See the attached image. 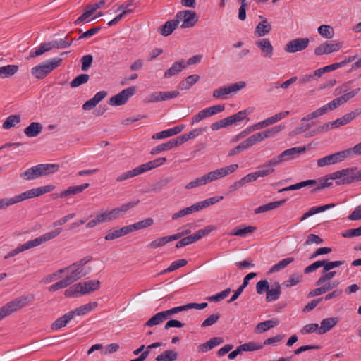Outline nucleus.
<instances>
[{"label":"nucleus","mask_w":361,"mask_h":361,"mask_svg":"<svg viewBox=\"0 0 361 361\" xmlns=\"http://www.w3.org/2000/svg\"><path fill=\"white\" fill-rule=\"evenodd\" d=\"M231 293V288H227L224 290L214 295L208 297L207 299L210 302H219L221 300L226 298Z\"/></svg>","instance_id":"61"},{"label":"nucleus","mask_w":361,"mask_h":361,"mask_svg":"<svg viewBox=\"0 0 361 361\" xmlns=\"http://www.w3.org/2000/svg\"><path fill=\"white\" fill-rule=\"evenodd\" d=\"M99 218L102 219L103 222H106L119 218V216L118 214V211L116 208H114L109 212H104L99 214Z\"/></svg>","instance_id":"57"},{"label":"nucleus","mask_w":361,"mask_h":361,"mask_svg":"<svg viewBox=\"0 0 361 361\" xmlns=\"http://www.w3.org/2000/svg\"><path fill=\"white\" fill-rule=\"evenodd\" d=\"M294 261L293 257H287L281 261H279L277 264L272 266L268 271V274H272L274 272H277L284 268H286L288 264L292 263Z\"/></svg>","instance_id":"43"},{"label":"nucleus","mask_w":361,"mask_h":361,"mask_svg":"<svg viewBox=\"0 0 361 361\" xmlns=\"http://www.w3.org/2000/svg\"><path fill=\"white\" fill-rule=\"evenodd\" d=\"M286 200H281L279 201L271 202L266 204L258 207L255 209V214H260L267 211L276 209L285 204Z\"/></svg>","instance_id":"31"},{"label":"nucleus","mask_w":361,"mask_h":361,"mask_svg":"<svg viewBox=\"0 0 361 361\" xmlns=\"http://www.w3.org/2000/svg\"><path fill=\"white\" fill-rule=\"evenodd\" d=\"M303 276L300 274H293L290 276L289 279L283 281L281 285L284 288H290L296 286L302 281Z\"/></svg>","instance_id":"41"},{"label":"nucleus","mask_w":361,"mask_h":361,"mask_svg":"<svg viewBox=\"0 0 361 361\" xmlns=\"http://www.w3.org/2000/svg\"><path fill=\"white\" fill-rule=\"evenodd\" d=\"M328 111L329 110L325 104L323 106L317 109L314 111L312 112L311 114H307V116H304L302 118V121H309L316 117H318L319 116H322V115L326 114Z\"/></svg>","instance_id":"52"},{"label":"nucleus","mask_w":361,"mask_h":361,"mask_svg":"<svg viewBox=\"0 0 361 361\" xmlns=\"http://www.w3.org/2000/svg\"><path fill=\"white\" fill-rule=\"evenodd\" d=\"M98 304L97 302H89L87 304L82 305L75 310L69 311V314H71V317L73 319L75 315L78 316H83L92 311L93 309L97 307Z\"/></svg>","instance_id":"20"},{"label":"nucleus","mask_w":361,"mask_h":361,"mask_svg":"<svg viewBox=\"0 0 361 361\" xmlns=\"http://www.w3.org/2000/svg\"><path fill=\"white\" fill-rule=\"evenodd\" d=\"M38 165L42 176L54 173L59 170V165L56 164H40Z\"/></svg>","instance_id":"35"},{"label":"nucleus","mask_w":361,"mask_h":361,"mask_svg":"<svg viewBox=\"0 0 361 361\" xmlns=\"http://www.w3.org/2000/svg\"><path fill=\"white\" fill-rule=\"evenodd\" d=\"M140 200L129 202L126 204L121 205L120 207H116V210L118 211V214L120 216H123L125 213H126L129 209L133 208L139 203Z\"/></svg>","instance_id":"60"},{"label":"nucleus","mask_w":361,"mask_h":361,"mask_svg":"<svg viewBox=\"0 0 361 361\" xmlns=\"http://www.w3.org/2000/svg\"><path fill=\"white\" fill-rule=\"evenodd\" d=\"M322 262L323 263L322 273H326L336 267L343 265L345 263V261H340V260L329 262L328 260L324 259V260H322Z\"/></svg>","instance_id":"54"},{"label":"nucleus","mask_w":361,"mask_h":361,"mask_svg":"<svg viewBox=\"0 0 361 361\" xmlns=\"http://www.w3.org/2000/svg\"><path fill=\"white\" fill-rule=\"evenodd\" d=\"M214 230V226H207L203 229L198 230L195 234L181 238L176 244V248H180L198 241Z\"/></svg>","instance_id":"5"},{"label":"nucleus","mask_w":361,"mask_h":361,"mask_svg":"<svg viewBox=\"0 0 361 361\" xmlns=\"http://www.w3.org/2000/svg\"><path fill=\"white\" fill-rule=\"evenodd\" d=\"M143 173H144V171L142 167V165H140L139 166H137L132 170L128 171L121 174L120 176H118L116 178V181L122 182L127 179H129V178H133L135 176H137L138 175H140Z\"/></svg>","instance_id":"29"},{"label":"nucleus","mask_w":361,"mask_h":361,"mask_svg":"<svg viewBox=\"0 0 361 361\" xmlns=\"http://www.w3.org/2000/svg\"><path fill=\"white\" fill-rule=\"evenodd\" d=\"M73 40H74V39H68V35H66L64 39L53 40V41H51L53 49H54V48H57V49L68 48L72 44Z\"/></svg>","instance_id":"45"},{"label":"nucleus","mask_w":361,"mask_h":361,"mask_svg":"<svg viewBox=\"0 0 361 361\" xmlns=\"http://www.w3.org/2000/svg\"><path fill=\"white\" fill-rule=\"evenodd\" d=\"M197 208L196 207V204H192V206L190 207H188L186 208H184L183 209H181L180 211H178V212L173 214L172 215V219L173 220H176L178 219V218H180V217H183V216H185L186 215H188V214H190L195 212H197Z\"/></svg>","instance_id":"47"},{"label":"nucleus","mask_w":361,"mask_h":361,"mask_svg":"<svg viewBox=\"0 0 361 361\" xmlns=\"http://www.w3.org/2000/svg\"><path fill=\"white\" fill-rule=\"evenodd\" d=\"M317 30L319 34L326 39H331L334 35V28L330 25H322Z\"/></svg>","instance_id":"48"},{"label":"nucleus","mask_w":361,"mask_h":361,"mask_svg":"<svg viewBox=\"0 0 361 361\" xmlns=\"http://www.w3.org/2000/svg\"><path fill=\"white\" fill-rule=\"evenodd\" d=\"M70 270L71 271L70 275L66 277L67 279H68V281L71 284L86 276L88 273L83 269H79L78 267H71Z\"/></svg>","instance_id":"33"},{"label":"nucleus","mask_w":361,"mask_h":361,"mask_svg":"<svg viewBox=\"0 0 361 361\" xmlns=\"http://www.w3.org/2000/svg\"><path fill=\"white\" fill-rule=\"evenodd\" d=\"M89 186V183H84L76 186H71L68 187L66 190L61 192L59 193V196H61V198H65L69 197L70 195H76L82 192L85 189L87 188Z\"/></svg>","instance_id":"25"},{"label":"nucleus","mask_w":361,"mask_h":361,"mask_svg":"<svg viewBox=\"0 0 361 361\" xmlns=\"http://www.w3.org/2000/svg\"><path fill=\"white\" fill-rule=\"evenodd\" d=\"M178 24V20L176 18L173 20H168L159 27V32L162 36L167 37L177 28Z\"/></svg>","instance_id":"21"},{"label":"nucleus","mask_w":361,"mask_h":361,"mask_svg":"<svg viewBox=\"0 0 361 361\" xmlns=\"http://www.w3.org/2000/svg\"><path fill=\"white\" fill-rule=\"evenodd\" d=\"M40 169L39 165L34 166L27 169L23 173H20V177L27 180H31L41 177Z\"/></svg>","instance_id":"26"},{"label":"nucleus","mask_w":361,"mask_h":361,"mask_svg":"<svg viewBox=\"0 0 361 361\" xmlns=\"http://www.w3.org/2000/svg\"><path fill=\"white\" fill-rule=\"evenodd\" d=\"M176 18L178 20V23L183 21L180 26L183 29L192 27L198 21L196 13L190 10H183L178 12Z\"/></svg>","instance_id":"8"},{"label":"nucleus","mask_w":361,"mask_h":361,"mask_svg":"<svg viewBox=\"0 0 361 361\" xmlns=\"http://www.w3.org/2000/svg\"><path fill=\"white\" fill-rule=\"evenodd\" d=\"M164 320H166L165 317L161 312H159L152 317L146 323L145 326H152L155 325H158L161 324Z\"/></svg>","instance_id":"51"},{"label":"nucleus","mask_w":361,"mask_h":361,"mask_svg":"<svg viewBox=\"0 0 361 361\" xmlns=\"http://www.w3.org/2000/svg\"><path fill=\"white\" fill-rule=\"evenodd\" d=\"M256 229L257 228L252 226H245V228L236 227L231 231L230 235L245 237L246 235L253 233Z\"/></svg>","instance_id":"40"},{"label":"nucleus","mask_w":361,"mask_h":361,"mask_svg":"<svg viewBox=\"0 0 361 361\" xmlns=\"http://www.w3.org/2000/svg\"><path fill=\"white\" fill-rule=\"evenodd\" d=\"M277 319H269L259 323L256 326V330L259 333H263L267 330L276 326L279 324Z\"/></svg>","instance_id":"39"},{"label":"nucleus","mask_w":361,"mask_h":361,"mask_svg":"<svg viewBox=\"0 0 361 361\" xmlns=\"http://www.w3.org/2000/svg\"><path fill=\"white\" fill-rule=\"evenodd\" d=\"M338 322V317H329L322 320L318 334H324L333 329Z\"/></svg>","instance_id":"24"},{"label":"nucleus","mask_w":361,"mask_h":361,"mask_svg":"<svg viewBox=\"0 0 361 361\" xmlns=\"http://www.w3.org/2000/svg\"><path fill=\"white\" fill-rule=\"evenodd\" d=\"M63 231L62 228H57L54 231L46 233L33 240H29L32 247H37L43 243L50 240L58 236Z\"/></svg>","instance_id":"13"},{"label":"nucleus","mask_w":361,"mask_h":361,"mask_svg":"<svg viewBox=\"0 0 361 361\" xmlns=\"http://www.w3.org/2000/svg\"><path fill=\"white\" fill-rule=\"evenodd\" d=\"M186 68L185 62L183 59L175 62L172 66L164 72V78H168L176 75Z\"/></svg>","instance_id":"23"},{"label":"nucleus","mask_w":361,"mask_h":361,"mask_svg":"<svg viewBox=\"0 0 361 361\" xmlns=\"http://www.w3.org/2000/svg\"><path fill=\"white\" fill-rule=\"evenodd\" d=\"M200 80L198 75H190L185 80L180 81L178 85V88L181 90H189L194 84Z\"/></svg>","instance_id":"32"},{"label":"nucleus","mask_w":361,"mask_h":361,"mask_svg":"<svg viewBox=\"0 0 361 361\" xmlns=\"http://www.w3.org/2000/svg\"><path fill=\"white\" fill-rule=\"evenodd\" d=\"M62 61V59L59 57L48 59L45 62L32 68L31 74L37 79H43L52 71L60 66Z\"/></svg>","instance_id":"3"},{"label":"nucleus","mask_w":361,"mask_h":361,"mask_svg":"<svg viewBox=\"0 0 361 361\" xmlns=\"http://www.w3.org/2000/svg\"><path fill=\"white\" fill-rule=\"evenodd\" d=\"M361 114V109L357 108L343 116L342 117L337 118L333 121V124H335L336 128L340 126H345L353 121L357 116Z\"/></svg>","instance_id":"15"},{"label":"nucleus","mask_w":361,"mask_h":361,"mask_svg":"<svg viewBox=\"0 0 361 361\" xmlns=\"http://www.w3.org/2000/svg\"><path fill=\"white\" fill-rule=\"evenodd\" d=\"M257 142L253 137V135H251L248 138H247L245 140L242 142L240 144H239L235 147L231 149L228 152L229 157H233L235 154L248 149L249 147L256 145Z\"/></svg>","instance_id":"17"},{"label":"nucleus","mask_w":361,"mask_h":361,"mask_svg":"<svg viewBox=\"0 0 361 361\" xmlns=\"http://www.w3.org/2000/svg\"><path fill=\"white\" fill-rule=\"evenodd\" d=\"M27 303V298H16L2 306L0 308V321L11 315L20 308L25 307Z\"/></svg>","instance_id":"4"},{"label":"nucleus","mask_w":361,"mask_h":361,"mask_svg":"<svg viewBox=\"0 0 361 361\" xmlns=\"http://www.w3.org/2000/svg\"><path fill=\"white\" fill-rule=\"evenodd\" d=\"M328 177L326 179H321L319 180L320 184H317V186L311 190V192L314 193L324 188L331 187L333 184L331 182H329L328 179L336 180L335 182L336 185H348L361 181V170L358 171L357 167L346 168L334 172L329 174Z\"/></svg>","instance_id":"1"},{"label":"nucleus","mask_w":361,"mask_h":361,"mask_svg":"<svg viewBox=\"0 0 361 361\" xmlns=\"http://www.w3.org/2000/svg\"><path fill=\"white\" fill-rule=\"evenodd\" d=\"M178 354L173 350H166L155 358L156 361H175L177 360Z\"/></svg>","instance_id":"37"},{"label":"nucleus","mask_w":361,"mask_h":361,"mask_svg":"<svg viewBox=\"0 0 361 361\" xmlns=\"http://www.w3.org/2000/svg\"><path fill=\"white\" fill-rule=\"evenodd\" d=\"M260 18H263V20L258 23L255 30V35L258 37H264L266 35L269 34L271 30V25L268 22V20L265 18H263L262 16H259Z\"/></svg>","instance_id":"19"},{"label":"nucleus","mask_w":361,"mask_h":361,"mask_svg":"<svg viewBox=\"0 0 361 361\" xmlns=\"http://www.w3.org/2000/svg\"><path fill=\"white\" fill-rule=\"evenodd\" d=\"M285 126L280 124L279 126H275L269 129H267V130L257 133L252 135L256 142L258 143L259 142L264 140L267 138L276 135L277 133L283 130Z\"/></svg>","instance_id":"12"},{"label":"nucleus","mask_w":361,"mask_h":361,"mask_svg":"<svg viewBox=\"0 0 361 361\" xmlns=\"http://www.w3.org/2000/svg\"><path fill=\"white\" fill-rule=\"evenodd\" d=\"M169 243L167 235L161 238H158L152 241L147 247L152 249H157L158 247H162Z\"/></svg>","instance_id":"62"},{"label":"nucleus","mask_w":361,"mask_h":361,"mask_svg":"<svg viewBox=\"0 0 361 361\" xmlns=\"http://www.w3.org/2000/svg\"><path fill=\"white\" fill-rule=\"evenodd\" d=\"M350 156V150H343L334 154L327 155L324 157L319 159L317 160V166L319 167H324L331 164L341 162L347 157Z\"/></svg>","instance_id":"7"},{"label":"nucleus","mask_w":361,"mask_h":361,"mask_svg":"<svg viewBox=\"0 0 361 361\" xmlns=\"http://www.w3.org/2000/svg\"><path fill=\"white\" fill-rule=\"evenodd\" d=\"M255 44L261 49L264 57L271 58L272 56L274 48L269 39H259L256 41Z\"/></svg>","instance_id":"18"},{"label":"nucleus","mask_w":361,"mask_h":361,"mask_svg":"<svg viewBox=\"0 0 361 361\" xmlns=\"http://www.w3.org/2000/svg\"><path fill=\"white\" fill-rule=\"evenodd\" d=\"M185 128V125L181 124L176 126L172 128H169L165 130H162L161 132L157 133L152 135V139L154 140H161L166 137H171L173 135H176L180 133Z\"/></svg>","instance_id":"16"},{"label":"nucleus","mask_w":361,"mask_h":361,"mask_svg":"<svg viewBox=\"0 0 361 361\" xmlns=\"http://www.w3.org/2000/svg\"><path fill=\"white\" fill-rule=\"evenodd\" d=\"M126 235V231L124 229V227H123L120 229L110 230L109 231V233L104 237V238L106 240H112L120 237L124 236Z\"/></svg>","instance_id":"56"},{"label":"nucleus","mask_w":361,"mask_h":361,"mask_svg":"<svg viewBox=\"0 0 361 361\" xmlns=\"http://www.w3.org/2000/svg\"><path fill=\"white\" fill-rule=\"evenodd\" d=\"M180 95V92L176 90L172 91H158L152 92L145 98V103L159 102L173 99Z\"/></svg>","instance_id":"9"},{"label":"nucleus","mask_w":361,"mask_h":361,"mask_svg":"<svg viewBox=\"0 0 361 361\" xmlns=\"http://www.w3.org/2000/svg\"><path fill=\"white\" fill-rule=\"evenodd\" d=\"M173 148L171 140L167 142L160 144L152 148L150 151L152 155H157L164 151H168Z\"/></svg>","instance_id":"55"},{"label":"nucleus","mask_w":361,"mask_h":361,"mask_svg":"<svg viewBox=\"0 0 361 361\" xmlns=\"http://www.w3.org/2000/svg\"><path fill=\"white\" fill-rule=\"evenodd\" d=\"M136 92V87H127L109 99V104L114 106H119L127 103L129 99Z\"/></svg>","instance_id":"6"},{"label":"nucleus","mask_w":361,"mask_h":361,"mask_svg":"<svg viewBox=\"0 0 361 361\" xmlns=\"http://www.w3.org/2000/svg\"><path fill=\"white\" fill-rule=\"evenodd\" d=\"M317 181L314 179H309L306 180H303L301 182H299L295 184L290 185L288 187L283 188L282 189H280L279 190V192H282L284 191H289V190H299L302 188L306 187V186H314L317 185Z\"/></svg>","instance_id":"27"},{"label":"nucleus","mask_w":361,"mask_h":361,"mask_svg":"<svg viewBox=\"0 0 361 361\" xmlns=\"http://www.w3.org/2000/svg\"><path fill=\"white\" fill-rule=\"evenodd\" d=\"M30 248H32L30 242L27 241L26 243L18 245L16 249L10 251L5 257L4 259H7L11 257H13L16 256V255L19 254L20 252L29 250Z\"/></svg>","instance_id":"49"},{"label":"nucleus","mask_w":361,"mask_h":361,"mask_svg":"<svg viewBox=\"0 0 361 361\" xmlns=\"http://www.w3.org/2000/svg\"><path fill=\"white\" fill-rule=\"evenodd\" d=\"M269 288V284L267 280H261L256 284V291L259 295H262L264 293H267Z\"/></svg>","instance_id":"64"},{"label":"nucleus","mask_w":361,"mask_h":361,"mask_svg":"<svg viewBox=\"0 0 361 361\" xmlns=\"http://www.w3.org/2000/svg\"><path fill=\"white\" fill-rule=\"evenodd\" d=\"M90 76L88 74H80L76 76L71 82L70 86L72 88L78 87L83 84H85L88 82Z\"/></svg>","instance_id":"50"},{"label":"nucleus","mask_w":361,"mask_h":361,"mask_svg":"<svg viewBox=\"0 0 361 361\" xmlns=\"http://www.w3.org/2000/svg\"><path fill=\"white\" fill-rule=\"evenodd\" d=\"M19 69L17 65H7L0 67V78H6L13 76Z\"/></svg>","instance_id":"36"},{"label":"nucleus","mask_w":361,"mask_h":361,"mask_svg":"<svg viewBox=\"0 0 361 361\" xmlns=\"http://www.w3.org/2000/svg\"><path fill=\"white\" fill-rule=\"evenodd\" d=\"M310 44L307 37L296 38L289 41L285 46V51L288 53H295L305 50Z\"/></svg>","instance_id":"11"},{"label":"nucleus","mask_w":361,"mask_h":361,"mask_svg":"<svg viewBox=\"0 0 361 361\" xmlns=\"http://www.w3.org/2000/svg\"><path fill=\"white\" fill-rule=\"evenodd\" d=\"M42 125L38 122H32L24 129V133L29 137H37L42 130Z\"/></svg>","instance_id":"28"},{"label":"nucleus","mask_w":361,"mask_h":361,"mask_svg":"<svg viewBox=\"0 0 361 361\" xmlns=\"http://www.w3.org/2000/svg\"><path fill=\"white\" fill-rule=\"evenodd\" d=\"M72 319L69 312L66 313L62 317H59L51 324V330H59L62 327L66 326L68 322Z\"/></svg>","instance_id":"34"},{"label":"nucleus","mask_w":361,"mask_h":361,"mask_svg":"<svg viewBox=\"0 0 361 361\" xmlns=\"http://www.w3.org/2000/svg\"><path fill=\"white\" fill-rule=\"evenodd\" d=\"M21 116L19 114L9 116L3 123V128L10 129L20 122Z\"/></svg>","instance_id":"44"},{"label":"nucleus","mask_w":361,"mask_h":361,"mask_svg":"<svg viewBox=\"0 0 361 361\" xmlns=\"http://www.w3.org/2000/svg\"><path fill=\"white\" fill-rule=\"evenodd\" d=\"M166 161V159L165 157H159L153 161H150L149 162L141 164L143 169L144 173L150 170H152L155 168H157L161 165H163Z\"/></svg>","instance_id":"38"},{"label":"nucleus","mask_w":361,"mask_h":361,"mask_svg":"<svg viewBox=\"0 0 361 361\" xmlns=\"http://www.w3.org/2000/svg\"><path fill=\"white\" fill-rule=\"evenodd\" d=\"M100 288V281L98 280H90L80 282L69 287L65 290L64 295L67 298L75 297L77 295H86L92 293Z\"/></svg>","instance_id":"2"},{"label":"nucleus","mask_w":361,"mask_h":361,"mask_svg":"<svg viewBox=\"0 0 361 361\" xmlns=\"http://www.w3.org/2000/svg\"><path fill=\"white\" fill-rule=\"evenodd\" d=\"M281 286L279 282H275L272 288H269L266 294V301L270 302L277 300L281 295Z\"/></svg>","instance_id":"22"},{"label":"nucleus","mask_w":361,"mask_h":361,"mask_svg":"<svg viewBox=\"0 0 361 361\" xmlns=\"http://www.w3.org/2000/svg\"><path fill=\"white\" fill-rule=\"evenodd\" d=\"M187 264H188V261L184 259L173 261L167 269H166L161 271V274H163L171 272L174 270H176L180 267L185 266Z\"/></svg>","instance_id":"53"},{"label":"nucleus","mask_w":361,"mask_h":361,"mask_svg":"<svg viewBox=\"0 0 361 361\" xmlns=\"http://www.w3.org/2000/svg\"><path fill=\"white\" fill-rule=\"evenodd\" d=\"M143 173H144V171L142 167V165H140L139 166H137L132 170L128 171L121 174L120 176H118L116 178V181L122 182L127 179H129V178H133L135 176H137L138 175H140Z\"/></svg>","instance_id":"30"},{"label":"nucleus","mask_w":361,"mask_h":361,"mask_svg":"<svg viewBox=\"0 0 361 361\" xmlns=\"http://www.w3.org/2000/svg\"><path fill=\"white\" fill-rule=\"evenodd\" d=\"M223 196H215L208 199H206L203 201L198 202L195 203L197 210L200 211L204 208H206L210 205L214 204L219 202L220 200H223Z\"/></svg>","instance_id":"42"},{"label":"nucleus","mask_w":361,"mask_h":361,"mask_svg":"<svg viewBox=\"0 0 361 361\" xmlns=\"http://www.w3.org/2000/svg\"><path fill=\"white\" fill-rule=\"evenodd\" d=\"M336 274V271H331V270L326 273H323V274L316 281L315 285L317 286H319L324 284V283L332 279L335 276Z\"/></svg>","instance_id":"58"},{"label":"nucleus","mask_w":361,"mask_h":361,"mask_svg":"<svg viewBox=\"0 0 361 361\" xmlns=\"http://www.w3.org/2000/svg\"><path fill=\"white\" fill-rule=\"evenodd\" d=\"M68 280V279H67L66 277H65L63 279H62V280L52 284L51 286H49V290L50 292H55L57 290L66 288L67 286L71 285L70 282Z\"/></svg>","instance_id":"63"},{"label":"nucleus","mask_w":361,"mask_h":361,"mask_svg":"<svg viewBox=\"0 0 361 361\" xmlns=\"http://www.w3.org/2000/svg\"><path fill=\"white\" fill-rule=\"evenodd\" d=\"M306 150L307 147L305 146L292 147L281 152L279 154V158L282 159L283 161H289L298 157Z\"/></svg>","instance_id":"14"},{"label":"nucleus","mask_w":361,"mask_h":361,"mask_svg":"<svg viewBox=\"0 0 361 361\" xmlns=\"http://www.w3.org/2000/svg\"><path fill=\"white\" fill-rule=\"evenodd\" d=\"M336 128L335 124H333V121L327 122L324 123L322 126H319L314 129L309 135L306 137L314 136L317 134L322 133L328 131L329 130Z\"/></svg>","instance_id":"46"},{"label":"nucleus","mask_w":361,"mask_h":361,"mask_svg":"<svg viewBox=\"0 0 361 361\" xmlns=\"http://www.w3.org/2000/svg\"><path fill=\"white\" fill-rule=\"evenodd\" d=\"M171 182V178H164L159 180L157 181L152 188V191L153 192H159L163 188H166L168 184Z\"/></svg>","instance_id":"59"},{"label":"nucleus","mask_w":361,"mask_h":361,"mask_svg":"<svg viewBox=\"0 0 361 361\" xmlns=\"http://www.w3.org/2000/svg\"><path fill=\"white\" fill-rule=\"evenodd\" d=\"M342 42L333 40L325 42L314 49V54L316 56H322L323 54H329L333 52L339 51L343 47Z\"/></svg>","instance_id":"10"}]
</instances>
